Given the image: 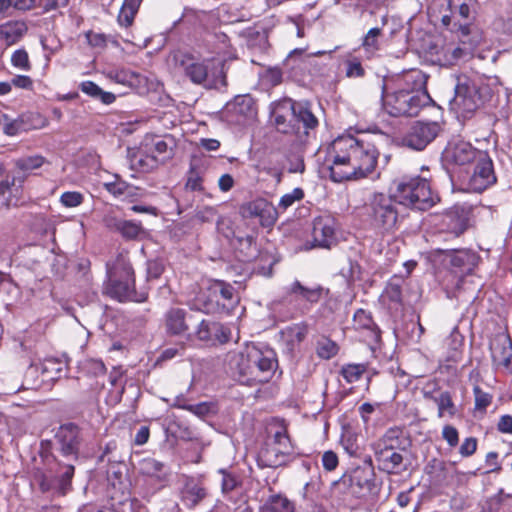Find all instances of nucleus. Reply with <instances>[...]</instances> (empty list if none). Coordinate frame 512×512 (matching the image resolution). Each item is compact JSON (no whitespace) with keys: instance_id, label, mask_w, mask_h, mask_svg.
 <instances>
[{"instance_id":"obj_1","label":"nucleus","mask_w":512,"mask_h":512,"mask_svg":"<svg viewBox=\"0 0 512 512\" xmlns=\"http://www.w3.org/2000/svg\"><path fill=\"white\" fill-rule=\"evenodd\" d=\"M379 150L365 138L343 135L327 147L325 166L334 182L361 179L371 174L377 165Z\"/></svg>"},{"instance_id":"obj_2","label":"nucleus","mask_w":512,"mask_h":512,"mask_svg":"<svg viewBox=\"0 0 512 512\" xmlns=\"http://www.w3.org/2000/svg\"><path fill=\"white\" fill-rule=\"evenodd\" d=\"M174 70L186 77L193 84L202 85L208 89H218L226 86L224 66L213 59H200L186 53L173 55Z\"/></svg>"},{"instance_id":"obj_3","label":"nucleus","mask_w":512,"mask_h":512,"mask_svg":"<svg viewBox=\"0 0 512 512\" xmlns=\"http://www.w3.org/2000/svg\"><path fill=\"white\" fill-rule=\"evenodd\" d=\"M409 440L400 427L389 428L372 444L375 460L379 470L387 474L398 475L407 469L404 463Z\"/></svg>"},{"instance_id":"obj_4","label":"nucleus","mask_w":512,"mask_h":512,"mask_svg":"<svg viewBox=\"0 0 512 512\" xmlns=\"http://www.w3.org/2000/svg\"><path fill=\"white\" fill-rule=\"evenodd\" d=\"M277 367L275 352L260 349L255 345L247 346L240 352L236 361L239 381L247 385L268 382Z\"/></svg>"},{"instance_id":"obj_5","label":"nucleus","mask_w":512,"mask_h":512,"mask_svg":"<svg viewBox=\"0 0 512 512\" xmlns=\"http://www.w3.org/2000/svg\"><path fill=\"white\" fill-rule=\"evenodd\" d=\"M106 267L105 293L119 301L134 300L135 276L128 256L119 253L112 262L107 263Z\"/></svg>"},{"instance_id":"obj_6","label":"nucleus","mask_w":512,"mask_h":512,"mask_svg":"<svg viewBox=\"0 0 512 512\" xmlns=\"http://www.w3.org/2000/svg\"><path fill=\"white\" fill-rule=\"evenodd\" d=\"M270 434L266 447L259 454L263 466L279 467L292 461L297 452L284 421H275L270 427Z\"/></svg>"},{"instance_id":"obj_7","label":"nucleus","mask_w":512,"mask_h":512,"mask_svg":"<svg viewBox=\"0 0 512 512\" xmlns=\"http://www.w3.org/2000/svg\"><path fill=\"white\" fill-rule=\"evenodd\" d=\"M399 202L394 195L374 193L365 205L370 225L381 234L391 233L397 229L399 222Z\"/></svg>"},{"instance_id":"obj_8","label":"nucleus","mask_w":512,"mask_h":512,"mask_svg":"<svg viewBox=\"0 0 512 512\" xmlns=\"http://www.w3.org/2000/svg\"><path fill=\"white\" fill-rule=\"evenodd\" d=\"M395 192L400 205L420 211L429 210L440 200L429 182L420 176L401 178Z\"/></svg>"},{"instance_id":"obj_9","label":"nucleus","mask_w":512,"mask_h":512,"mask_svg":"<svg viewBox=\"0 0 512 512\" xmlns=\"http://www.w3.org/2000/svg\"><path fill=\"white\" fill-rule=\"evenodd\" d=\"M385 88L383 83L381 86L383 106L385 111L393 117L416 116L428 104L423 93L414 96L406 90L400 89L388 93Z\"/></svg>"},{"instance_id":"obj_10","label":"nucleus","mask_w":512,"mask_h":512,"mask_svg":"<svg viewBox=\"0 0 512 512\" xmlns=\"http://www.w3.org/2000/svg\"><path fill=\"white\" fill-rule=\"evenodd\" d=\"M336 486L347 487L349 493L356 498H365L378 493L376 474L372 466H358L349 474H344Z\"/></svg>"},{"instance_id":"obj_11","label":"nucleus","mask_w":512,"mask_h":512,"mask_svg":"<svg viewBox=\"0 0 512 512\" xmlns=\"http://www.w3.org/2000/svg\"><path fill=\"white\" fill-rule=\"evenodd\" d=\"M482 104L479 88L474 81L466 76L457 78L455 95L450 101L451 109L467 117L474 113Z\"/></svg>"},{"instance_id":"obj_12","label":"nucleus","mask_w":512,"mask_h":512,"mask_svg":"<svg viewBox=\"0 0 512 512\" xmlns=\"http://www.w3.org/2000/svg\"><path fill=\"white\" fill-rule=\"evenodd\" d=\"M440 125L434 121H415L402 137V145L415 150H424L439 134Z\"/></svg>"},{"instance_id":"obj_13","label":"nucleus","mask_w":512,"mask_h":512,"mask_svg":"<svg viewBox=\"0 0 512 512\" xmlns=\"http://www.w3.org/2000/svg\"><path fill=\"white\" fill-rule=\"evenodd\" d=\"M59 472L55 476L47 475L42 471L36 472L34 479L43 493L53 492L58 496H65L72 489L74 466L72 464H59Z\"/></svg>"},{"instance_id":"obj_14","label":"nucleus","mask_w":512,"mask_h":512,"mask_svg":"<svg viewBox=\"0 0 512 512\" xmlns=\"http://www.w3.org/2000/svg\"><path fill=\"white\" fill-rule=\"evenodd\" d=\"M285 106L292 109V119L290 121H293V124H295L294 133L300 142H305L310 132L318 126V119L307 103L286 101Z\"/></svg>"},{"instance_id":"obj_15","label":"nucleus","mask_w":512,"mask_h":512,"mask_svg":"<svg viewBox=\"0 0 512 512\" xmlns=\"http://www.w3.org/2000/svg\"><path fill=\"white\" fill-rule=\"evenodd\" d=\"M476 166L469 179V189L474 192H482L496 182L493 162L487 152L479 154L475 161Z\"/></svg>"},{"instance_id":"obj_16","label":"nucleus","mask_w":512,"mask_h":512,"mask_svg":"<svg viewBox=\"0 0 512 512\" xmlns=\"http://www.w3.org/2000/svg\"><path fill=\"white\" fill-rule=\"evenodd\" d=\"M484 151L475 149L463 140L450 142L443 152L445 161L449 164L463 166L476 161Z\"/></svg>"},{"instance_id":"obj_17","label":"nucleus","mask_w":512,"mask_h":512,"mask_svg":"<svg viewBox=\"0 0 512 512\" xmlns=\"http://www.w3.org/2000/svg\"><path fill=\"white\" fill-rule=\"evenodd\" d=\"M55 440L63 456L78 458L81 439L79 428L75 424L68 423L60 426Z\"/></svg>"},{"instance_id":"obj_18","label":"nucleus","mask_w":512,"mask_h":512,"mask_svg":"<svg viewBox=\"0 0 512 512\" xmlns=\"http://www.w3.org/2000/svg\"><path fill=\"white\" fill-rule=\"evenodd\" d=\"M490 352L494 365L512 374V342L507 334L498 333L491 339Z\"/></svg>"},{"instance_id":"obj_19","label":"nucleus","mask_w":512,"mask_h":512,"mask_svg":"<svg viewBox=\"0 0 512 512\" xmlns=\"http://www.w3.org/2000/svg\"><path fill=\"white\" fill-rule=\"evenodd\" d=\"M241 209L244 216L259 218L263 227L273 226L278 217L277 209L262 198L246 203Z\"/></svg>"},{"instance_id":"obj_20","label":"nucleus","mask_w":512,"mask_h":512,"mask_svg":"<svg viewBox=\"0 0 512 512\" xmlns=\"http://www.w3.org/2000/svg\"><path fill=\"white\" fill-rule=\"evenodd\" d=\"M427 75L420 70H410L396 79V89L406 90L409 94L418 96L423 93L426 102L431 101V97L426 89Z\"/></svg>"},{"instance_id":"obj_21","label":"nucleus","mask_w":512,"mask_h":512,"mask_svg":"<svg viewBox=\"0 0 512 512\" xmlns=\"http://www.w3.org/2000/svg\"><path fill=\"white\" fill-rule=\"evenodd\" d=\"M187 311L182 308L172 307L164 314V328L170 336H185L189 331L187 323Z\"/></svg>"},{"instance_id":"obj_22","label":"nucleus","mask_w":512,"mask_h":512,"mask_svg":"<svg viewBox=\"0 0 512 512\" xmlns=\"http://www.w3.org/2000/svg\"><path fill=\"white\" fill-rule=\"evenodd\" d=\"M353 327L362 331L365 341L369 344H376L380 340V330L372 319L369 312L364 309H358L353 316Z\"/></svg>"},{"instance_id":"obj_23","label":"nucleus","mask_w":512,"mask_h":512,"mask_svg":"<svg viewBox=\"0 0 512 512\" xmlns=\"http://www.w3.org/2000/svg\"><path fill=\"white\" fill-rule=\"evenodd\" d=\"M314 247L329 248L335 240V229L331 219L318 218L313 225Z\"/></svg>"},{"instance_id":"obj_24","label":"nucleus","mask_w":512,"mask_h":512,"mask_svg":"<svg viewBox=\"0 0 512 512\" xmlns=\"http://www.w3.org/2000/svg\"><path fill=\"white\" fill-rule=\"evenodd\" d=\"M207 495L206 488L193 479L187 480L181 491L182 502L190 509L195 508Z\"/></svg>"},{"instance_id":"obj_25","label":"nucleus","mask_w":512,"mask_h":512,"mask_svg":"<svg viewBox=\"0 0 512 512\" xmlns=\"http://www.w3.org/2000/svg\"><path fill=\"white\" fill-rule=\"evenodd\" d=\"M28 27L24 21H8L0 25V41L6 46L16 44L26 34Z\"/></svg>"},{"instance_id":"obj_26","label":"nucleus","mask_w":512,"mask_h":512,"mask_svg":"<svg viewBox=\"0 0 512 512\" xmlns=\"http://www.w3.org/2000/svg\"><path fill=\"white\" fill-rule=\"evenodd\" d=\"M424 398L433 401L438 409V417L453 418L457 413L456 405L452 400V396L448 391H440L436 394L425 393Z\"/></svg>"},{"instance_id":"obj_27","label":"nucleus","mask_w":512,"mask_h":512,"mask_svg":"<svg viewBox=\"0 0 512 512\" xmlns=\"http://www.w3.org/2000/svg\"><path fill=\"white\" fill-rule=\"evenodd\" d=\"M286 101H292L291 99H285L279 102L273 112L274 123L278 129V131L282 133H294L295 124H291L292 119V109L286 108Z\"/></svg>"},{"instance_id":"obj_28","label":"nucleus","mask_w":512,"mask_h":512,"mask_svg":"<svg viewBox=\"0 0 512 512\" xmlns=\"http://www.w3.org/2000/svg\"><path fill=\"white\" fill-rule=\"evenodd\" d=\"M479 260V255L468 249L456 250L450 256L451 265L466 272H471L478 265Z\"/></svg>"},{"instance_id":"obj_29","label":"nucleus","mask_w":512,"mask_h":512,"mask_svg":"<svg viewBox=\"0 0 512 512\" xmlns=\"http://www.w3.org/2000/svg\"><path fill=\"white\" fill-rule=\"evenodd\" d=\"M323 291L324 289L320 285L309 288L303 286L300 281L295 280L289 287H287L286 292L288 295H295L307 302L317 303L321 299Z\"/></svg>"},{"instance_id":"obj_30","label":"nucleus","mask_w":512,"mask_h":512,"mask_svg":"<svg viewBox=\"0 0 512 512\" xmlns=\"http://www.w3.org/2000/svg\"><path fill=\"white\" fill-rule=\"evenodd\" d=\"M130 166L133 170L147 173L153 171L159 165L157 160H155L154 154H151L147 148H144L130 156Z\"/></svg>"},{"instance_id":"obj_31","label":"nucleus","mask_w":512,"mask_h":512,"mask_svg":"<svg viewBox=\"0 0 512 512\" xmlns=\"http://www.w3.org/2000/svg\"><path fill=\"white\" fill-rule=\"evenodd\" d=\"M443 224L449 232L460 235L467 228V219L458 210H450L444 214Z\"/></svg>"},{"instance_id":"obj_32","label":"nucleus","mask_w":512,"mask_h":512,"mask_svg":"<svg viewBox=\"0 0 512 512\" xmlns=\"http://www.w3.org/2000/svg\"><path fill=\"white\" fill-rule=\"evenodd\" d=\"M143 148H147L148 152L154 154L155 160H157L158 165L164 164L166 161L172 158L173 151L172 148L169 147L168 143L164 140H156L151 144L145 143Z\"/></svg>"},{"instance_id":"obj_33","label":"nucleus","mask_w":512,"mask_h":512,"mask_svg":"<svg viewBox=\"0 0 512 512\" xmlns=\"http://www.w3.org/2000/svg\"><path fill=\"white\" fill-rule=\"evenodd\" d=\"M143 0H124L118 14V22L121 26L129 27L139 10Z\"/></svg>"},{"instance_id":"obj_34","label":"nucleus","mask_w":512,"mask_h":512,"mask_svg":"<svg viewBox=\"0 0 512 512\" xmlns=\"http://www.w3.org/2000/svg\"><path fill=\"white\" fill-rule=\"evenodd\" d=\"M46 163L45 157L42 155H30L15 160V167L19 170L18 175H27L33 170L39 169Z\"/></svg>"},{"instance_id":"obj_35","label":"nucleus","mask_w":512,"mask_h":512,"mask_svg":"<svg viewBox=\"0 0 512 512\" xmlns=\"http://www.w3.org/2000/svg\"><path fill=\"white\" fill-rule=\"evenodd\" d=\"M382 36V29L378 27L371 28L363 36L361 47L369 56L375 55L380 49V39Z\"/></svg>"},{"instance_id":"obj_36","label":"nucleus","mask_w":512,"mask_h":512,"mask_svg":"<svg viewBox=\"0 0 512 512\" xmlns=\"http://www.w3.org/2000/svg\"><path fill=\"white\" fill-rule=\"evenodd\" d=\"M80 90L92 98L100 99L104 104H111L115 101V95L113 93L103 91L92 81L82 82L80 84Z\"/></svg>"},{"instance_id":"obj_37","label":"nucleus","mask_w":512,"mask_h":512,"mask_svg":"<svg viewBox=\"0 0 512 512\" xmlns=\"http://www.w3.org/2000/svg\"><path fill=\"white\" fill-rule=\"evenodd\" d=\"M262 512H294V505L286 497L274 495L266 502Z\"/></svg>"},{"instance_id":"obj_38","label":"nucleus","mask_w":512,"mask_h":512,"mask_svg":"<svg viewBox=\"0 0 512 512\" xmlns=\"http://www.w3.org/2000/svg\"><path fill=\"white\" fill-rule=\"evenodd\" d=\"M20 118L23 124L22 129L25 132L44 128L49 123L48 119L39 112H26L21 114Z\"/></svg>"},{"instance_id":"obj_39","label":"nucleus","mask_w":512,"mask_h":512,"mask_svg":"<svg viewBox=\"0 0 512 512\" xmlns=\"http://www.w3.org/2000/svg\"><path fill=\"white\" fill-rule=\"evenodd\" d=\"M368 365L364 363H349L341 367L340 374L348 383H354L361 379L367 372Z\"/></svg>"},{"instance_id":"obj_40","label":"nucleus","mask_w":512,"mask_h":512,"mask_svg":"<svg viewBox=\"0 0 512 512\" xmlns=\"http://www.w3.org/2000/svg\"><path fill=\"white\" fill-rule=\"evenodd\" d=\"M65 367V363L59 359L46 358L42 364V372L50 379H55L61 377Z\"/></svg>"},{"instance_id":"obj_41","label":"nucleus","mask_w":512,"mask_h":512,"mask_svg":"<svg viewBox=\"0 0 512 512\" xmlns=\"http://www.w3.org/2000/svg\"><path fill=\"white\" fill-rule=\"evenodd\" d=\"M338 350V345L328 338L323 337L317 342L316 353L322 359H331L338 353Z\"/></svg>"},{"instance_id":"obj_42","label":"nucleus","mask_w":512,"mask_h":512,"mask_svg":"<svg viewBox=\"0 0 512 512\" xmlns=\"http://www.w3.org/2000/svg\"><path fill=\"white\" fill-rule=\"evenodd\" d=\"M25 182V175H14L12 177L6 176L5 179L0 181V196H3L6 192L14 191L17 193Z\"/></svg>"},{"instance_id":"obj_43","label":"nucleus","mask_w":512,"mask_h":512,"mask_svg":"<svg viewBox=\"0 0 512 512\" xmlns=\"http://www.w3.org/2000/svg\"><path fill=\"white\" fill-rule=\"evenodd\" d=\"M139 466L141 473L155 477H158L163 469V463L154 458H145L141 460Z\"/></svg>"},{"instance_id":"obj_44","label":"nucleus","mask_w":512,"mask_h":512,"mask_svg":"<svg viewBox=\"0 0 512 512\" xmlns=\"http://www.w3.org/2000/svg\"><path fill=\"white\" fill-rule=\"evenodd\" d=\"M308 334V326L305 323L295 324L287 329V335L292 345L300 344Z\"/></svg>"},{"instance_id":"obj_45","label":"nucleus","mask_w":512,"mask_h":512,"mask_svg":"<svg viewBox=\"0 0 512 512\" xmlns=\"http://www.w3.org/2000/svg\"><path fill=\"white\" fill-rule=\"evenodd\" d=\"M214 326V321L202 320L195 331L196 338L204 342L213 340Z\"/></svg>"},{"instance_id":"obj_46","label":"nucleus","mask_w":512,"mask_h":512,"mask_svg":"<svg viewBox=\"0 0 512 512\" xmlns=\"http://www.w3.org/2000/svg\"><path fill=\"white\" fill-rule=\"evenodd\" d=\"M59 201L66 208H75L84 202V195L78 191H66L61 194Z\"/></svg>"},{"instance_id":"obj_47","label":"nucleus","mask_w":512,"mask_h":512,"mask_svg":"<svg viewBox=\"0 0 512 512\" xmlns=\"http://www.w3.org/2000/svg\"><path fill=\"white\" fill-rule=\"evenodd\" d=\"M11 63L15 68L21 69L23 71H29L32 67L29 60V55L23 48L14 51L11 56Z\"/></svg>"},{"instance_id":"obj_48","label":"nucleus","mask_w":512,"mask_h":512,"mask_svg":"<svg viewBox=\"0 0 512 512\" xmlns=\"http://www.w3.org/2000/svg\"><path fill=\"white\" fill-rule=\"evenodd\" d=\"M210 291L214 295H220L224 300L232 301L234 298V288L232 285L223 281H216L210 287Z\"/></svg>"},{"instance_id":"obj_49","label":"nucleus","mask_w":512,"mask_h":512,"mask_svg":"<svg viewBox=\"0 0 512 512\" xmlns=\"http://www.w3.org/2000/svg\"><path fill=\"white\" fill-rule=\"evenodd\" d=\"M219 473L222 476L221 489L223 493H228L234 490L239 485V478L235 474L225 469H220Z\"/></svg>"},{"instance_id":"obj_50","label":"nucleus","mask_w":512,"mask_h":512,"mask_svg":"<svg viewBox=\"0 0 512 512\" xmlns=\"http://www.w3.org/2000/svg\"><path fill=\"white\" fill-rule=\"evenodd\" d=\"M141 231V225L133 221L124 220L123 223L118 225V232L129 239L136 238Z\"/></svg>"},{"instance_id":"obj_51","label":"nucleus","mask_w":512,"mask_h":512,"mask_svg":"<svg viewBox=\"0 0 512 512\" xmlns=\"http://www.w3.org/2000/svg\"><path fill=\"white\" fill-rule=\"evenodd\" d=\"M22 121L20 116L16 119H9L6 115L4 116V123L2 126L3 133L8 136H15L21 132H25L22 129Z\"/></svg>"},{"instance_id":"obj_52","label":"nucleus","mask_w":512,"mask_h":512,"mask_svg":"<svg viewBox=\"0 0 512 512\" xmlns=\"http://www.w3.org/2000/svg\"><path fill=\"white\" fill-rule=\"evenodd\" d=\"M475 397V409L485 411L492 402V395L484 392L479 386L473 388Z\"/></svg>"},{"instance_id":"obj_53","label":"nucleus","mask_w":512,"mask_h":512,"mask_svg":"<svg viewBox=\"0 0 512 512\" xmlns=\"http://www.w3.org/2000/svg\"><path fill=\"white\" fill-rule=\"evenodd\" d=\"M110 78L123 85H133L137 75L129 70L121 69L110 73Z\"/></svg>"},{"instance_id":"obj_54","label":"nucleus","mask_w":512,"mask_h":512,"mask_svg":"<svg viewBox=\"0 0 512 512\" xmlns=\"http://www.w3.org/2000/svg\"><path fill=\"white\" fill-rule=\"evenodd\" d=\"M234 109L237 113L245 115H253L255 112L252 98L247 96L237 97L234 102Z\"/></svg>"},{"instance_id":"obj_55","label":"nucleus","mask_w":512,"mask_h":512,"mask_svg":"<svg viewBox=\"0 0 512 512\" xmlns=\"http://www.w3.org/2000/svg\"><path fill=\"white\" fill-rule=\"evenodd\" d=\"M304 197V192L300 188H295L292 192L283 195L279 201V208L286 210Z\"/></svg>"},{"instance_id":"obj_56","label":"nucleus","mask_w":512,"mask_h":512,"mask_svg":"<svg viewBox=\"0 0 512 512\" xmlns=\"http://www.w3.org/2000/svg\"><path fill=\"white\" fill-rule=\"evenodd\" d=\"M68 3L69 0H36V8H40L43 13H47L60 7H65Z\"/></svg>"},{"instance_id":"obj_57","label":"nucleus","mask_w":512,"mask_h":512,"mask_svg":"<svg viewBox=\"0 0 512 512\" xmlns=\"http://www.w3.org/2000/svg\"><path fill=\"white\" fill-rule=\"evenodd\" d=\"M365 74L364 68L357 59L348 60L346 62V76L350 78L363 77Z\"/></svg>"},{"instance_id":"obj_58","label":"nucleus","mask_w":512,"mask_h":512,"mask_svg":"<svg viewBox=\"0 0 512 512\" xmlns=\"http://www.w3.org/2000/svg\"><path fill=\"white\" fill-rule=\"evenodd\" d=\"M339 464L338 456L332 450L325 451L322 455V466L326 471H334Z\"/></svg>"},{"instance_id":"obj_59","label":"nucleus","mask_w":512,"mask_h":512,"mask_svg":"<svg viewBox=\"0 0 512 512\" xmlns=\"http://www.w3.org/2000/svg\"><path fill=\"white\" fill-rule=\"evenodd\" d=\"M164 272V264L161 260H149L147 262V277L148 279H157Z\"/></svg>"},{"instance_id":"obj_60","label":"nucleus","mask_w":512,"mask_h":512,"mask_svg":"<svg viewBox=\"0 0 512 512\" xmlns=\"http://www.w3.org/2000/svg\"><path fill=\"white\" fill-rule=\"evenodd\" d=\"M105 188L114 196H121L128 192L130 185L124 181L117 180L115 182L105 183Z\"/></svg>"},{"instance_id":"obj_61","label":"nucleus","mask_w":512,"mask_h":512,"mask_svg":"<svg viewBox=\"0 0 512 512\" xmlns=\"http://www.w3.org/2000/svg\"><path fill=\"white\" fill-rule=\"evenodd\" d=\"M442 437L450 447L457 446L459 442V434L457 429L451 425H445L442 429Z\"/></svg>"},{"instance_id":"obj_62","label":"nucleus","mask_w":512,"mask_h":512,"mask_svg":"<svg viewBox=\"0 0 512 512\" xmlns=\"http://www.w3.org/2000/svg\"><path fill=\"white\" fill-rule=\"evenodd\" d=\"M230 330L221 323L215 322L213 339L219 343L224 344L230 340Z\"/></svg>"},{"instance_id":"obj_63","label":"nucleus","mask_w":512,"mask_h":512,"mask_svg":"<svg viewBox=\"0 0 512 512\" xmlns=\"http://www.w3.org/2000/svg\"><path fill=\"white\" fill-rule=\"evenodd\" d=\"M183 408L187 409L188 411L192 412L193 414L204 417L208 415L211 412L212 404L208 402H202L194 405H187Z\"/></svg>"},{"instance_id":"obj_64","label":"nucleus","mask_w":512,"mask_h":512,"mask_svg":"<svg viewBox=\"0 0 512 512\" xmlns=\"http://www.w3.org/2000/svg\"><path fill=\"white\" fill-rule=\"evenodd\" d=\"M476 449H477V439L474 437H468L461 444L459 453L463 457H469L475 453Z\"/></svg>"}]
</instances>
